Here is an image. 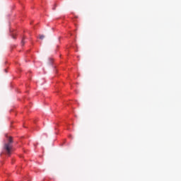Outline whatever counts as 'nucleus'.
Instances as JSON below:
<instances>
[{
  "mask_svg": "<svg viewBox=\"0 0 181 181\" xmlns=\"http://www.w3.org/2000/svg\"><path fill=\"white\" fill-rule=\"evenodd\" d=\"M21 45L23 46L25 45V37H23L21 40Z\"/></svg>",
  "mask_w": 181,
  "mask_h": 181,
  "instance_id": "obj_2",
  "label": "nucleus"
},
{
  "mask_svg": "<svg viewBox=\"0 0 181 181\" xmlns=\"http://www.w3.org/2000/svg\"><path fill=\"white\" fill-rule=\"evenodd\" d=\"M12 142H13V140L10 136L8 137V142L5 144L4 146V152L6 155H8V156L12 153Z\"/></svg>",
  "mask_w": 181,
  "mask_h": 181,
  "instance_id": "obj_1",
  "label": "nucleus"
},
{
  "mask_svg": "<svg viewBox=\"0 0 181 181\" xmlns=\"http://www.w3.org/2000/svg\"><path fill=\"white\" fill-rule=\"evenodd\" d=\"M13 38L15 39V37L13 36Z\"/></svg>",
  "mask_w": 181,
  "mask_h": 181,
  "instance_id": "obj_4",
  "label": "nucleus"
},
{
  "mask_svg": "<svg viewBox=\"0 0 181 181\" xmlns=\"http://www.w3.org/2000/svg\"><path fill=\"white\" fill-rule=\"evenodd\" d=\"M40 39L43 40L45 39V35H40Z\"/></svg>",
  "mask_w": 181,
  "mask_h": 181,
  "instance_id": "obj_3",
  "label": "nucleus"
}]
</instances>
